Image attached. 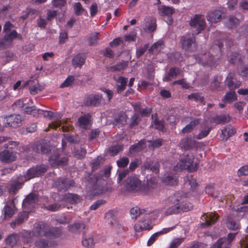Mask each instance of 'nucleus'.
<instances>
[{"label":"nucleus","instance_id":"nucleus-1","mask_svg":"<svg viewBox=\"0 0 248 248\" xmlns=\"http://www.w3.org/2000/svg\"><path fill=\"white\" fill-rule=\"evenodd\" d=\"M61 229L51 227L47 223L40 221L35 222L32 230V235L35 237L45 236L49 239H55L62 235Z\"/></svg>","mask_w":248,"mask_h":248},{"label":"nucleus","instance_id":"nucleus-2","mask_svg":"<svg viewBox=\"0 0 248 248\" xmlns=\"http://www.w3.org/2000/svg\"><path fill=\"white\" fill-rule=\"evenodd\" d=\"M183 195L182 192L177 191L165 200V203L169 207L166 211L167 215L177 214L181 212V201Z\"/></svg>","mask_w":248,"mask_h":248},{"label":"nucleus","instance_id":"nucleus-3","mask_svg":"<svg viewBox=\"0 0 248 248\" xmlns=\"http://www.w3.org/2000/svg\"><path fill=\"white\" fill-rule=\"evenodd\" d=\"M14 25L10 22H6L3 27V32L5 33L3 38L1 39V48H7L12 46L14 39H22V36L17 31L13 30Z\"/></svg>","mask_w":248,"mask_h":248},{"label":"nucleus","instance_id":"nucleus-4","mask_svg":"<svg viewBox=\"0 0 248 248\" xmlns=\"http://www.w3.org/2000/svg\"><path fill=\"white\" fill-rule=\"evenodd\" d=\"M194 156L192 154L183 155L177 165L174 167V170L177 171L179 170H187L189 172H194L198 168V164L194 162Z\"/></svg>","mask_w":248,"mask_h":248},{"label":"nucleus","instance_id":"nucleus-5","mask_svg":"<svg viewBox=\"0 0 248 248\" xmlns=\"http://www.w3.org/2000/svg\"><path fill=\"white\" fill-rule=\"evenodd\" d=\"M18 144L19 142L12 140H9L8 143L4 144L5 149L1 152V161L6 163L15 161L16 158V152L13 149Z\"/></svg>","mask_w":248,"mask_h":248},{"label":"nucleus","instance_id":"nucleus-6","mask_svg":"<svg viewBox=\"0 0 248 248\" xmlns=\"http://www.w3.org/2000/svg\"><path fill=\"white\" fill-rule=\"evenodd\" d=\"M180 44L183 49L186 52H194L198 48L196 37L193 33H186L180 38Z\"/></svg>","mask_w":248,"mask_h":248},{"label":"nucleus","instance_id":"nucleus-7","mask_svg":"<svg viewBox=\"0 0 248 248\" xmlns=\"http://www.w3.org/2000/svg\"><path fill=\"white\" fill-rule=\"evenodd\" d=\"M47 167L46 165H37L35 167L29 169L26 173L23 176H21L23 179L24 177V181H27L35 177H38L44 175L47 171Z\"/></svg>","mask_w":248,"mask_h":248},{"label":"nucleus","instance_id":"nucleus-8","mask_svg":"<svg viewBox=\"0 0 248 248\" xmlns=\"http://www.w3.org/2000/svg\"><path fill=\"white\" fill-rule=\"evenodd\" d=\"M125 187L127 191L137 192L142 189L141 181L135 176L128 177L125 181Z\"/></svg>","mask_w":248,"mask_h":248},{"label":"nucleus","instance_id":"nucleus-9","mask_svg":"<svg viewBox=\"0 0 248 248\" xmlns=\"http://www.w3.org/2000/svg\"><path fill=\"white\" fill-rule=\"evenodd\" d=\"M21 116L19 114H12L2 117L4 127L17 128L22 125Z\"/></svg>","mask_w":248,"mask_h":248},{"label":"nucleus","instance_id":"nucleus-10","mask_svg":"<svg viewBox=\"0 0 248 248\" xmlns=\"http://www.w3.org/2000/svg\"><path fill=\"white\" fill-rule=\"evenodd\" d=\"M196 62L204 67H210L215 63V59L209 52L194 55Z\"/></svg>","mask_w":248,"mask_h":248},{"label":"nucleus","instance_id":"nucleus-11","mask_svg":"<svg viewBox=\"0 0 248 248\" xmlns=\"http://www.w3.org/2000/svg\"><path fill=\"white\" fill-rule=\"evenodd\" d=\"M68 161L67 157H60V151L58 149L54 150L49 158V162L53 167L64 166L67 164Z\"/></svg>","mask_w":248,"mask_h":248},{"label":"nucleus","instance_id":"nucleus-12","mask_svg":"<svg viewBox=\"0 0 248 248\" xmlns=\"http://www.w3.org/2000/svg\"><path fill=\"white\" fill-rule=\"evenodd\" d=\"M179 146L184 150H197L200 146L198 142L192 138L190 135H188L181 140Z\"/></svg>","mask_w":248,"mask_h":248},{"label":"nucleus","instance_id":"nucleus-13","mask_svg":"<svg viewBox=\"0 0 248 248\" xmlns=\"http://www.w3.org/2000/svg\"><path fill=\"white\" fill-rule=\"evenodd\" d=\"M103 100L102 95L100 94H90L86 96L83 104L86 107H96L100 106Z\"/></svg>","mask_w":248,"mask_h":248},{"label":"nucleus","instance_id":"nucleus-14","mask_svg":"<svg viewBox=\"0 0 248 248\" xmlns=\"http://www.w3.org/2000/svg\"><path fill=\"white\" fill-rule=\"evenodd\" d=\"M74 182L73 180L67 178H59L55 182L56 187L59 190H67L70 187L74 186Z\"/></svg>","mask_w":248,"mask_h":248},{"label":"nucleus","instance_id":"nucleus-15","mask_svg":"<svg viewBox=\"0 0 248 248\" xmlns=\"http://www.w3.org/2000/svg\"><path fill=\"white\" fill-rule=\"evenodd\" d=\"M189 24L192 28L196 29L197 34L203 30L206 26L205 20L202 18V16H194L191 19Z\"/></svg>","mask_w":248,"mask_h":248},{"label":"nucleus","instance_id":"nucleus-16","mask_svg":"<svg viewBox=\"0 0 248 248\" xmlns=\"http://www.w3.org/2000/svg\"><path fill=\"white\" fill-rule=\"evenodd\" d=\"M34 151L39 154H47L50 151V145L45 140L37 142L33 147Z\"/></svg>","mask_w":248,"mask_h":248},{"label":"nucleus","instance_id":"nucleus-17","mask_svg":"<svg viewBox=\"0 0 248 248\" xmlns=\"http://www.w3.org/2000/svg\"><path fill=\"white\" fill-rule=\"evenodd\" d=\"M78 122L80 127L85 130L89 128L92 124V115L88 113L81 116Z\"/></svg>","mask_w":248,"mask_h":248},{"label":"nucleus","instance_id":"nucleus-18","mask_svg":"<svg viewBox=\"0 0 248 248\" xmlns=\"http://www.w3.org/2000/svg\"><path fill=\"white\" fill-rule=\"evenodd\" d=\"M160 164L158 161H147L144 163L141 167V170H149L155 173H158L159 171Z\"/></svg>","mask_w":248,"mask_h":248},{"label":"nucleus","instance_id":"nucleus-19","mask_svg":"<svg viewBox=\"0 0 248 248\" xmlns=\"http://www.w3.org/2000/svg\"><path fill=\"white\" fill-rule=\"evenodd\" d=\"M226 81L227 86L231 91H234L235 89L238 88L241 84V82L236 80L234 78V75L232 74L228 75L226 78Z\"/></svg>","mask_w":248,"mask_h":248},{"label":"nucleus","instance_id":"nucleus-20","mask_svg":"<svg viewBox=\"0 0 248 248\" xmlns=\"http://www.w3.org/2000/svg\"><path fill=\"white\" fill-rule=\"evenodd\" d=\"M19 180L16 181L11 184L8 189L10 194L15 195L17 193L18 190L21 189L24 185V181L21 177H18Z\"/></svg>","mask_w":248,"mask_h":248},{"label":"nucleus","instance_id":"nucleus-21","mask_svg":"<svg viewBox=\"0 0 248 248\" xmlns=\"http://www.w3.org/2000/svg\"><path fill=\"white\" fill-rule=\"evenodd\" d=\"M181 69L179 67H173L170 68L165 76L163 78V81H170L175 79L180 74Z\"/></svg>","mask_w":248,"mask_h":248},{"label":"nucleus","instance_id":"nucleus-22","mask_svg":"<svg viewBox=\"0 0 248 248\" xmlns=\"http://www.w3.org/2000/svg\"><path fill=\"white\" fill-rule=\"evenodd\" d=\"M156 19L153 17L147 18L144 26L145 31L148 32H152L156 30Z\"/></svg>","mask_w":248,"mask_h":248},{"label":"nucleus","instance_id":"nucleus-23","mask_svg":"<svg viewBox=\"0 0 248 248\" xmlns=\"http://www.w3.org/2000/svg\"><path fill=\"white\" fill-rule=\"evenodd\" d=\"M28 215L26 212H23L19 214L15 220L10 223V226L15 229L16 226L22 224L25 220H27Z\"/></svg>","mask_w":248,"mask_h":248},{"label":"nucleus","instance_id":"nucleus-24","mask_svg":"<svg viewBox=\"0 0 248 248\" xmlns=\"http://www.w3.org/2000/svg\"><path fill=\"white\" fill-rule=\"evenodd\" d=\"M14 200L13 199L10 203V205H6L3 209L4 218L5 220L9 219L15 214V206L14 205Z\"/></svg>","mask_w":248,"mask_h":248},{"label":"nucleus","instance_id":"nucleus-25","mask_svg":"<svg viewBox=\"0 0 248 248\" xmlns=\"http://www.w3.org/2000/svg\"><path fill=\"white\" fill-rule=\"evenodd\" d=\"M226 225L229 230H237L240 229V223L236 218L232 216H229L227 220Z\"/></svg>","mask_w":248,"mask_h":248},{"label":"nucleus","instance_id":"nucleus-26","mask_svg":"<svg viewBox=\"0 0 248 248\" xmlns=\"http://www.w3.org/2000/svg\"><path fill=\"white\" fill-rule=\"evenodd\" d=\"M86 56L85 54L78 53L72 59V64L74 67H81L85 63Z\"/></svg>","mask_w":248,"mask_h":248},{"label":"nucleus","instance_id":"nucleus-27","mask_svg":"<svg viewBox=\"0 0 248 248\" xmlns=\"http://www.w3.org/2000/svg\"><path fill=\"white\" fill-rule=\"evenodd\" d=\"M174 227L163 228L161 231L156 232L151 235L147 242V246H150L155 242L159 236L167 233L173 229Z\"/></svg>","mask_w":248,"mask_h":248},{"label":"nucleus","instance_id":"nucleus-28","mask_svg":"<svg viewBox=\"0 0 248 248\" xmlns=\"http://www.w3.org/2000/svg\"><path fill=\"white\" fill-rule=\"evenodd\" d=\"M32 101L30 100L29 102L27 103V104H25V107L22 110L27 114L35 116L36 114H39L40 109H37L36 106L32 105Z\"/></svg>","mask_w":248,"mask_h":248},{"label":"nucleus","instance_id":"nucleus-29","mask_svg":"<svg viewBox=\"0 0 248 248\" xmlns=\"http://www.w3.org/2000/svg\"><path fill=\"white\" fill-rule=\"evenodd\" d=\"M204 217L206 219L204 223H202L203 227H208L214 224L218 218V216L213 213H209L204 215Z\"/></svg>","mask_w":248,"mask_h":248},{"label":"nucleus","instance_id":"nucleus-30","mask_svg":"<svg viewBox=\"0 0 248 248\" xmlns=\"http://www.w3.org/2000/svg\"><path fill=\"white\" fill-rule=\"evenodd\" d=\"M164 46V42L163 40H159L158 41L154 43L153 45L149 48V53L152 54L159 53Z\"/></svg>","mask_w":248,"mask_h":248},{"label":"nucleus","instance_id":"nucleus-31","mask_svg":"<svg viewBox=\"0 0 248 248\" xmlns=\"http://www.w3.org/2000/svg\"><path fill=\"white\" fill-rule=\"evenodd\" d=\"M69 231L73 232H84V230H86V226L83 223H76L73 224H70L68 226Z\"/></svg>","mask_w":248,"mask_h":248},{"label":"nucleus","instance_id":"nucleus-32","mask_svg":"<svg viewBox=\"0 0 248 248\" xmlns=\"http://www.w3.org/2000/svg\"><path fill=\"white\" fill-rule=\"evenodd\" d=\"M35 244L40 248H48L56 245L55 241H49L45 239H40L36 241Z\"/></svg>","mask_w":248,"mask_h":248},{"label":"nucleus","instance_id":"nucleus-33","mask_svg":"<svg viewBox=\"0 0 248 248\" xmlns=\"http://www.w3.org/2000/svg\"><path fill=\"white\" fill-rule=\"evenodd\" d=\"M63 198L67 202L71 204L78 203L81 200L80 197L78 195L69 193L64 194Z\"/></svg>","mask_w":248,"mask_h":248},{"label":"nucleus","instance_id":"nucleus-34","mask_svg":"<svg viewBox=\"0 0 248 248\" xmlns=\"http://www.w3.org/2000/svg\"><path fill=\"white\" fill-rule=\"evenodd\" d=\"M38 195L31 193L29 194L23 201V204L24 206L32 205L38 202Z\"/></svg>","mask_w":248,"mask_h":248},{"label":"nucleus","instance_id":"nucleus-35","mask_svg":"<svg viewBox=\"0 0 248 248\" xmlns=\"http://www.w3.org/2000/svg\"><path fill=\"white\" fill-rule=\"evenodd\" d=\"M221 132L223 136L222 140L226 141L229 137L236 133V131L231 126H228L223 128L221 130Z\"/></svg>","mask_w":248,"mask_h":248},{"label":"nucleus","instance_id":"nucleus-36","mask_svg":"<svg viewBox=\"0 0 248 248\" xmlns=\"http://www.w3.org/2000/svg\"><path fill=\"white\" fill-rule=\"evenodd\" d=\"M116 81L120 84L117 85V92L118 93H120L126 88L127 78L121 76L119 77Z\"/></svg>","mask_w":248,"mask_h":248},{"label":"nucleus","instance_id":"nucleus-37","mask_svg":"<svg viewBox=\"0 0 248 248\" xmlns=\"http://www.w3.org/2000/svg\"><path fill=\"white\" fill-rule=\"evenodd\" d=\"M237 100V95L234 91L230 90L224 95L222 101L225 103H231Z\"/></svg>","mask_w":248,"mask_h":248},{"label":"nucleus","instance_id":"nucleus-38","mask_svg":"<svg viewBox=\"0 0 248 248\" xmlns=\"http://www.w3.org/2000/svg\"><path fill=\"white\" fill-rule=\"evenodd\" d=\"M13 53L10 51H6L4 52L1 53V64H6L13 59Z\"/></svg>","mask_w":248,"mask_h":248},{"label":"nucleus","instance_id":"nucleus-39","mask_svg":"<svg viewBox=\"0 0 248 248\" xmlns=\"http://www.w3.org/2000/svg\"><path fill=\"white\" fill-rule=\"evenodd\" d=\"M145 140H141L137 143L131 146L130 147V150L134 153L139 152L145 147Z\"/></svg>","mask_w":248,"mask_h":248},{"label":"nucleus","instance_id":"nucleus-40","mask_svg":"<svg viewBox=\"0 0 248 248\" xmlns=\"http://www.w3.org/2000/svg\"><path fill=\"white\" fill-rule=\"evenodd\" d=\"M83 246L86 248H93L94 246L93 239L91 235L86 236L84 234L82 241Z\"/></svg>","mask_w":248,"mask_h":248},{"label":"nucleus","instance_id":"nucleus-41","mask_svg":"<svg viewBox=\"0 0 248 248\" xmlns=\"http://www.w3.org/2000/svg\"><path fill=\"white\" fill-rule=\"evenodd\" d=\"M222 80V77H218L217 76H215L210 83L209 86L210 89L212 91H215L217 90L220 87V84Z\"/></svg>","mask_w":248,"mask_h":248},{"label":"nucleus","instance_id":"nucleus-42","mask_svg":"<svg viewBox=\"0 0 248 248\" xmlns=\"http://www.w3.org/2000/svg\"><path fill=\"white\" fill-rule=\"evenodd\" d=\"M149 226L150 225L145 220L142 222H138L135 224L134 229L136 232H140L143 230H150L151 228L149 227Z\"/></svg>","mask_w":248,"mask_h":248},{"label":"nucleus","instance_id":"nucleus-43","mask_svg":"<svg viewBox=\"0 0 248 248\" xmlns=\"http://www.w3.org/2000/svg\"><path fill=\"white\" fill-rule=\"evenodd\" d=\"M128 65V62L125 61H122L117 63L115 65L112 66L109 68V70L111 72L120 71L124 70Z\"/></svg>","mask_w":248,"mask_h":248},{"label":"nucleus","instance_id":"nucleus-44","mask_svg":"<svg viewBox=\"0 0 248 248\" xmlns=\"http://www.w3.org/2000/svg\"><path fill=\"white\" fill-rule=\"evenodd\" d=\"M187 98L189 100H194L197 102H200L204 105V98L201 93H195L188 95Z\"/></svg>","mask_w":248,"mask_h":248},{"label":"nucleus","instance_id":"nucleus-45","mask_svg":"<svg viewBox=\"0 0 248 248\" xmlns=\"http://www.w3.org/2000/svg\"><path fill=\"white\" fill-rule=\"evenodd\" d=\"M163 181L167 185L171 186L177 185L178 181L177 178L172 175H168L166 177H164Z\"/></svg>","mask_w":248,"mask_h":248},{"label":"nucleus","instance_id":"nucleus-46","mask_svg":"<svg viewBox=\"0 0 248 248\" xmlns=\"http://www.w3.org/2000/svg\"><path fill=\"white\" fill-rule=\"evenodd\" d=\"M127 116L123 113L119 114L115 119V123L118 127L124 126L126 123Z\"/></svg>","mask_w":248,"mask_h":248},{"label":"nucleus","instance_id":"nucleus-47","mask_svg":"<svg viewBox=\"0 0 248 248\" xmlns=\"http://www.w3.org/2000/svg\"><path fill=\"white\" fill-rule=\"evenodd\" d=\"M155 117L154 120V124L155 129L163 131L164 128V122L163 121L159 120L158 118V115L156 113L152 115V118Z\"/></svg>","mask_w":248,"mask_h":248},{"label":"nucleus","instance_id":"nucleus-48","mask_svg":"<svg viewBox=\"0 0 248 248\" xmlns=\"http://www.w3.org/2000/svg\"><path fill=\"white\" fill-rule=\"evenodd\" d=\"M239 23V20L236 16H230L225 25L228 28L232 29L235 28Z\"/></svg>","mask_w":248,"mask_h":248},{"label":"nucleus","instance_id":"nucleus-49","mask_svg":"<svg viewBox=\"0 0 248 248\" xmlns=\"http://www.w3.org/2000/svg\"><path fill=\"white\" fill-rule=\"evenodd\" d=\"M105 217L111 226H114L117 223L116 218L112 211L109 210L105 214Z\"/></svg>","mask_w":248,"mask_h":248},{"label":"nucleus","instance_id":"nucleus-50","mask_svg":"<svg viewBox=\"0 0 248 248\" xmlns=\"http://www.w3.org/2000/svg\"><path fill=\"white\" fill-rule=\"evenodd\" d=\"M18 238L19 237L17 234H12L6 238L5 240L6 243L9 246L13 247L16 245Z\"/></svg>","mask_w":248,"mask_h":248},{"label":"nucleus","instance_id":"nucleus-51","mask_svg":"<svg viewBox=\"0 0 248 248\" xmlns=\"http://www.w3.org/2000/svg\"><path fill=\"white\" fill-rule=\"evenodd\" d=\"M145 210H141L139 207L136 206L130 210V215L132 218L136 219L140 215L144 213Z\"/></svg>","mask_w":248,"mask_h":248},{"label":"nucleus","instance_id":"nucleus-52","mask_svg":"<svg viewBox=\"0 0 248 248\" xmlns=\"http://www.w3.org/2000/svg\"><path fill=\"white\" fill-rule=\"evenodd\" d=\"M212 248H229L225 238L219 239L213 246Z\"/></svg>","mask_w":248,"mask_h":248},{"label":"nucleus","instance_id":"nucleus-53","mask_svg":"<svg viewBox=\"0 0 248 248\" xmlns=\"http://www.w3.org/2000/svg\"><path fill=\"white\" fill-rule=\"evenodd\" d=\"M160 10L163 16H172L174 13V9L172 7L162 6Z\"/></svg>","mask_w":248,"mask_h":248},{"label":"nucleus","instance_id":"nucleus-54","mask_svg":"<svg viewBox=\"0 0 248 248\" xmlns=\"http://www.w3.org/2000/svg\"><path fill=\"white\" fill-rule=\"evenodd\" d=\"M75 78L74 76H69L60 85L61 88L68 87L74 83Z\"/></svg>","mask_w":248,"mask_h":248},{"label":"nucleus","instance_id":"nucleus-55","mask_svg":"<svg viewBox=\"0 0 248 248\" xmlns=\"http://www.w3.org/2000/svg\"><path fill=\"white\" fill-rule=\"evenodd\" d=\"M123 145L117 144L112 146L109 148V153L112 156H115L118 154L119 152L123 150Z\"/></svg>","mask_w":248,"mask_h":248},{"label":"nucleus","instance_id":"nucleus-56","mask_svg":"<svg viewBox=\"0 0 248 248\" xmlns=\"http://www.w3.org/2000/svg\"><path fill=\"white\" fill-rule=\"evenodd\" d=\"M241 60L240 55L237 52L232 53L229 58V61L230 63L232 64H235L239 62Z\"/></svg>","mask_w":248,"mask_h":248},{"label":"nucleus","instance_id":"nucleus-57","mask_svg":"<svg viewBox=\"0 0 248 248\" xmlns=\"http://www.w3.org/2000/svg\"><path fill=\"white\" fill-rule=\"evenodd\" d=\"M74 9L77 16L84 15L86 13L80 2H77L75 3L74 5Z\"/></svg>","mask_w":248,"mask_h":248},{"label":"nucleus","instance_id":"nucleus-58","mask_svg":"<svg viewBox=\"0 0 248 248\" xmlns=\"http://www.w3.org/2000/svg\"><path fill=\"white\" fill-rule=\"evenodd\" d=\"M149 47V44H146L143 46H140L136 50V54L138 58H140L146 51Z\"/></svg>","mask_w":248,"mask_h":248},{"label":"nucleus","instance_id":"nucleus-59","mask_svg":"<svg viewBox=\"0 0 248 248\" xmlns=\"http://www.w3.org/2000/svg\"><path fill=\"white\" fill-rule=\"evenodd\" d=\"M212 120L217 124H224L227 122V117L225 115L216 116L212 118Z\"/></svg>","mask_w":248,"mask_h":248},{"label":"nucleus","instance_id":"nucleus-60","mask_svg":"<svg viewBox=\"0 0 248 248\" xmlns=\"http://www.w3.org/2000/svg\"><path fill=\"white\" fill-rule=\"evenodd\" d=\"M63 207L61 204L58 203H54V204L48 205L45 207V208L51 212H56L61 209Z\"/></svg>","mask_w":248,"mask_h":248},{"label":"nucleus","instance_id":"nucleus-61","mask_svg":"<svg viewBox=\"0 0 248 248\" xmlns=\"http://www.w3.org/2000/svg\"><path fill=\"white\" fill-rule=\"evenodd\" d=\"M129 162L128 157H123L117 161V165L119 168H124L128 165Z\"/></svg>","mask_w":248,"mask_h":248},{"label":"nucleus","instance_id":"nucleus-62","mask_svg":"<svg viewBox=\"0 0 248 248\" xmlns=\"http://www.w3.org/2000/svg\"><path fill=\"white\" fill-rule=\"evenodd\" d=\"M99 33L94 32L93 34H92L89 38V45L90 46H93L97 43L99 38H98Z\"/></svg>","mask_w":248,"mask_h":248},{"label":"nucleus","instance_id":"nucleus-63","mask_svg":"<svg viewBox=\"0 0 248 248\" xmlns=\"http://www.w3.org/2000/svg\"><path fill=\"white\" fill-rule=\"evenodd\" d=\"M184 239L183 238H177L174 239L169 248H178V247L184 242Z\"/></svg>","mask_w":248,"mask_h":248},{"label":"nucleus","instance_id":"nucleus-64","mask_svg":"<svg viewBox=\"0 0 248 248\" xmlns=\"http://www.w3.org/2000/svg\"><path fill=\"white\" fill-rule=\"evenodd\" d=\"M86 155V150L84 148H80L75 151V156L78 159L84 158Z\"/></svg>","mask_w":248,"mask_h":248}]
</instances>
